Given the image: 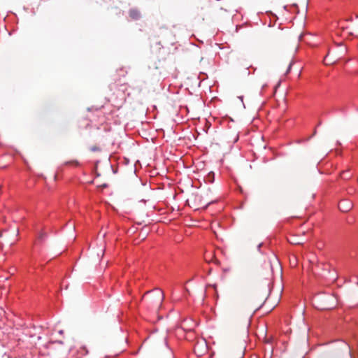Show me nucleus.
Returning <instances> with one entry per match:
<instances>
[{
    "label": "nucleus",
    "instance_id": "obj_1",
    "mask_svg": "<svg viewBox=\"0 0 358 358\" xmlns=\"http://www.w3.org/2000/svg\"><path fill=\"white\" fill-rule=\"evenodd\" d=\"M147 296H143L142 300L145 301L148 308L152 310H159L164 299V294L160 289H155L147 292Z\"/></svg>",
    "mask_w": 358,
    "mask_h": 358
},
{
    "label": "nucleus",
    "instance_id": "obj_2",
    "mask_svg": "<svg viewBox=\"0 0 358 358\" xmlns=\"http://www.w3.org/2000/svg\"><path fill=\"white\" fill-rule=\"evenodd\" d=\"M266 301V296H263L260 298L257 296H251L244 303V307L251 310H257L259 309Z\"/></svg>",
    "mask_w": 358,
    "mask_h": 358
},
{
    "label": "nucleus",
    "instance_id": "obj_3",
    "mask_svg": "<svg viewBox=\"0 0 358 358\" xmlns=\"http://www.w3.org/2000/svg\"><path fill=\"white\" fill-rule=\"evenodd\" d=\"M336 306V299L334 296H327L322 299V303L319 304L318 308L327 310L331 309Z\"/></svg>",
    "mask_w": 358,
    "mask_h": 358
},
{
    "label": "nucleus",
    "instance_id": "obj_4",
    "mask_svg": "<svg viewBox=\"0 0 358 358\" xmlns=\"http://www.w3.org/2000/svg\"><path fill=\"white\" fill-rule=\"evenodd\" d=\"M353 208V203L350 200H342L338 203V208L341 211L347 213L351 210Z\"/></svg>",
    "mask_w": 358,
    "mask_h": 358
},
{
    "label": "nucleus",
    "instance_id": "obj_5",
    "mask_svg": "<svg viewBox=\"0 0 358 358\" xmlns=\"http://www.w3.org/2000/svg\"><path fill=\"white\" fill-rule=\"evenodd\" d=\"M129 17L133 20H138L141 17V13L137 9H131L129 12Z\"/></svg>",
    "mask_w": 358,
    "mask_h": 358
},
{
    "label": "nucleus",
    "instance_id": "obj_6",
    "mask_svg": "<svg viewBox=\"0 0 358 358\" xmlns=\"http://www.w3.org/2000/svg\"><path fill=\"white\" fill-rule=\"evenodd\" d=\"M337 61V59L335 57H331L330 56L329 52L326 55V57L324 59V63L326 65H331L334 64Z\"/></svg>",
    "mask_w": 358,
    "mask_h": 358
},
{
    "label": "nucleus",
    "instance_id": "obj_7",
    "mask_svg": "<svg viewBox=\"0 0 358 358\" xmlns=\"http://www.w3.org/2000/svg\"><path fill=\"white\" fill-rule=\"evenodd\" d=\"M288 241L290 243L294 244V245H300V244H303V240L300 239L299 238H298L296 236H291L288 238Z\"/></svg>",
    "mask_w": 358,
    "mask_h": 358
},
{
    "label": "nucleus",
    "instance_id": "obj_8",
    "mask_svg": "<svg viewBox=\"0 0 358 358\" xmlns=\"http://www.w3.org/2000/svg\"><path fill=\"white\" fill-rule=\"evenodd\" d=\"M90 150L92 151V152H99L101 150L100 148H99L98 146L96 145H93L92 146Z\"/></svg>",
    "mask_w": 358,
    "mask_h": 358
},
{
    "label": "nucleus",
    "instance_id": "obj_9",
    "mask_svg": "<svg viewBox=\"0 0 358 358\" xmlns=\"http://www.w3.org/2000/svg\"><path fill=\"white\" fill-rule=\"evenodd\" d=\"M348 171H343L342 173H341V176L343 177V178L344 179H348L350 178V176H345V173H347Z\"/></svg>",
    "mask_w": 358,
    "mask_h": 358
},
{
    "label": "nucleus",
    "instance_id": "obj_10",
    "mask_svg": "<svg viewBox=\"0 0 358 358\" xmlns=\"http://www.w3.org/2000/svg\"><path fill=\"white\" fill-rule=\"evenodd\" d=\"M45 236H46L45 234V233H43V232H42V233H41V234H40V235H39V238H40V239H43V238H44Z\"/></svg>",
    "mask_w": 358,
    "mask_h": 358
},
{
    "label": "nucleus",
    "instance_id": "obj_11",
    "mask_svg": "<svg viewBox=\"0 0 358 358\" xmlns=\"http://www.w3.org/2000/svg\"><path fill=\"white\" fill-rule=\"evenodd\" d=\"M292 63H290V64H289V66H288V69H287V73H289V72L290 71L291 68H292Z\"/></svg>",
    "mask_w": 358,
    "mask_h": 358
},
{
    "label": "nucleus",
    "instance_id": "obj_12",
    "mask_svg": "<svg viewBox=\"0 0 358 358\" xmlns=\"http://www.w3.org/2000/svg\"><path fill=\"white\" fill-rule=\"evenodd\" d=\"M201 196H199V195H196V196H195V200H199V201H200V200H201Z\"/></svg>",
    "mask_w": 358,
    "mask_h": 358
},
{
    "label": "nucleus",
    "instance_id": "obj_13",
    "mask_svg": "<svg viewBox=\"0 0 358 358\" xmlns=\"http://www.w3.org/2000/svg\"><path fill=\"white\" fill-rule=\"evenodd\" d=\"M71 163H72V164H75L76 165H78V162H76V161L71 162Z\"/></svg>",
    "mask_w": 358,
    "mask_h": 358
},
{
    "label": "nucleus",
    "instance_id": "obj_14",
    "mask_svg": "<svg viewBox=\"0 0 358 358\" xmlns=\"http://www.w3.org/2000/svg\"><path fill=\"white\" fill-rule=\"evenodd\" d=\"M211 202H212V201H209V202H208L207 203H206V204L204 205V206H208V205H209Z\"/></svg>",
    "mask_w": 358,
    "mask_h": 358
},
{
    "label": "nucleus",
    "instance_id": "obj_15",
    "mask_svg": "<svg viewBox=\"0 0 358 358\" xmlns=\"http://www.w3.org/2000/svg\"><path fill=\"white\" fill-rule=\"evenodd\" d=\"M324 358H334V357H331V356H327V357H324Z\"/></svg>",
    "mask_w": 358,
    "mask_h": 358
},
{
    "label": "nucleus",
    "instance_id": "obj_16",
    "mask_svg": "<svg viewBox=\"0 0 358 358\" xmlns=\"http://www.w3.org/2000/svg\"><path fill=\"white\" fill-rule=\"evenodd\" d=\"M1 236H2V234H1V232H0V237H1Z\"/></svg>",
    "mask_w": 358,
    "mask_h": 358
}]
</instances>
